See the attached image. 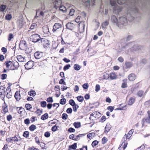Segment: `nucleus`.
Masks as SVG:
<instances>
[{
  "mask_svg": "<svg viewBox=\"0 0 150 150\" xmlns=\"http://www.w3.org/2000/svg\"><path fill=\"white\" fill-rule=\"evenodd\" d=\"M24 123L26 125H29L30 123V120L29 118H26L24 120Z\"/></svg>",
  "mask_w": 150,
  "mask_h": 150,
  "instance_id": "obj_59",
  "label": "nucleus"
},
{
  "mask_svg": "<svg viewBox=\"0 0 150 150\" xmlns=\"http://www.w3.org/2000/svg\"><path fill=\"white\" fill-rule=\"evenodd\" d=\"M77 147V144L76 143H74L73 144H72L69 146V150L71 149H72L74 150L76 149Z\"/></svg>",
  "mask_w": 150,
  "mask_h": 150,
  "instance_id": "obj_33",
  "label": "nucleus"
},
{
  "mask_svg": "<svg viewBox=\"0 0 150 150\" xmlns=\"http://www.w3.org/2000/svg\"><path fill=\"white\" fill-rule=\"evenodd\" d=\"M47 103L45 101H42L40 102V105L41 107H45L46 106Z\"/></svg>",
  "mask_w": 150,
  "mask_h": 150,
  "instance_id": "obj_60",
  "label": "nucleus"
},
{
  "mask_svg": "<svg viewBox=\"0 0 150 150\" xmlns=\"http://www.w3.org/2000/svg\"><path fill=\"white\" fill-rule=\"evenodd\" d=\"M147 113L148 117H147L144 118L142 119V122L143 124H144L145 123L150 124V110H148Z\"/></svg>",
  "mask_w": 150,
  "mask_h": 150,
  "instance_id": "obj_15",
  "label": "nucleus"
},
{
  "mask_svg": "<svg viewBox=\"0 0 150 150\" xmlns=\"http://www.w3.org/2000/svg\"><path fill=\"white\" fill-rule=\"evenodd\" d=\"M74 68L75 70L79 71L81 67L79 64H76L74 65Z\"/></svg>",
  "mask_w": 150,
  "mask_h": 150,
  "instance_id": "obj_36",
  "label": "nucleus"
},
{
  "mask_svg": "<svg viewBox=\"0 0 150 150\" xmlns=\"http://www.w3.org/2000/svg\"><path fill=\"white\" fill-rule=\"evenodd\" d=\"M136 75L133 73L129 74L128 76V79L130 81H134L136 79Z\"/></svg>",
  "mask_w": 150,
  "mask_h": 150,
  "instance_id": "obj_20",
  "label": "nucleus"
},
{
  "mask_svg": "<svg viewBox=\"0 0 150 150\" xmlns=\"http://www.w3.org/2000/svg\"><path fill=\"white\" fill-rule=\"evenodd\" d=\"M62 28V25L59 23H56L53 26L52 31L53 33H58L60 32Z\"/></svg>",
  "mask_w": 150,
  "mask_h": 150,
  "instance_id": "obj_4",
  "label": "nucleus"
},
{
  "mask_svg": "<svg viewBox=\"0 0 150 150\" xmlns=\"http://www.w3.org/2000/svg\"><path fill=\"white\" fill-rule=\"evenodd\" d=\"M66 99L65 98H63L60 100L59 103L62 105H64L66 103Z\"/></svg>",
  "mask_w": 150,
  "mask_h": 150,
  "instance_id": "obj_52",
  "label": "nucleus"
},
{
  "mask_svg": "<svg viewBox=\"0 0 150 150\" xmlns=\"http://www.w3.org/2000/svg\"><path fill=\"white\" fill-rule=\"evenodd\" d=\"M136 99L134 97H131L128 101V105H131L135 102Z\"/></svg>",
  "mask_w": 150,
  "mask_h": 150,
  "instance_id": "obj_21",
  "label": "nucleus"
},
{
  "mask_svg": "<svg viewBox=\"0 0 150 150\" xmlns=\"http://www.w3.org/2000/svg\"><path fill=\"white\" fill-rule=\"evenodd\" d=\"M18 61L19 62H24L25 60V58L21 55H18L17 56Z\"/></svg>",
  "mask_w": 150,
  "mask_h": 150,
  "instance_id": "obj_25",
  "label": "nucleus"
},
{
  "mask_svg": "<svg viewBox=\"0 0 150 150\" xmlns=\"http://www.w3.org/2000/svg\"><path fill=\"white\" fill-rule=\"evenodd\" d=\"M73 125L76 128H78L81 127V123L79 122H74L73 124Z\"/></svg>",
  "mask_w": 150,
  "mask_h": 150,
  "instance_id": "obj_31",
  "label": "nucleus"
},
{
  "mask_svg": "<svg viewBox=\"0 0 150 150\" xmlns=\"http://www.w3.org/2000/svg\"><path fill=\"white\" fill-rule=\"evenodd\" d=\"M6 66L7 69L8 70H13V63L10 61H7L4 63Z\"/></svg>",
  "mask_w": 150,
  "mask_h": 150,
  "instance_id": "obj_13",
  "label": "nucleus"
},
{
  "mask_svg": "<svg viewBox=\"0 0 150 150\" xmlns=\"http://www.w3.org/2000/svg\"><path fill=\"white\" fill-rule=\"evenodd\" d=\"M109 78L111 80L116 79L117 78V73L113 72L109 74Z\"/></svg>",
  "mask_w": 150,
  "mask_h": 150,
  "instance_id": "obj_18",
  "label": "nucleus"
},
{
  "mask_svg": "<svg viewBox=\"0 0 150 150\" xmlns=\"http://www.w3.org/2000/svg\"><path fill=\"white\" fill-rule=\"evenodd\" d=\"M108 141V138L104 137L102 139V143L103 144H104L107 142Z\"/></svg>",
  "mask_w": 150,
  "mask_h": 150,
  "instance_id": "obj_51",
  "label": "nucleus"
},
{
  "mask_svg": "<svg viewBox=\"0 0 150 150\" xmlns=\"http://www.w3.org/2000/svg\"><path fill=\"white\" fill-rule=\"evenodd\" d=\"M98 142L97 140H94L93 142L91 145L93 147L98 145Z\"/></svg>",
  "mask_w": 150,
  "mask_h": 150,
  "instance_id": "obj_58",
  "label": "nucleus"
},
{
  "mask_svg": "<svg viewBox=\"0 0 150 150\" xmlns=\"http://www.w3.org/2000/svg\"><path fill=\"white\" fill-rule=\"evenodd\" d=\"M125 65L127 68H129L132 66V64L131 62H127L125 63Z\"/></svg>",
  "mask_w": 150,
  "mask_h": 150,
  "instance_id": "obj_38",
  "label": "nucleus"
},
{
  "mask_svg": "<svg viewBox=\"0 0 150 150\" xmlns=\"http://www.w3.org/2000/svg\"><path fill=\"white\" fill-rule=\"evenodd\" d=\"M12 119L13 117L11 115L9 114L7 115L6 119L8 121L10 122L12 120Z\"/></svg>",
  "mask_w": 150,
  "mask_h": 150,
  "instance_id": "obj_44",
  "label": "nucleus"
},
{
  "mask_svg": "<svg viewBox=\"0 0 150 150\" xmlns=\"http://www.w3.org/2000/svg\"><path fill=\"white\" fill-rule=\"evenodd\" d=\"M2 113L4 115L8 112V106L7 104L4 102V103L2 106Z\"/></svg>",
  "mask_w": 150,
  "mask_h": 150,
  "instance_id": "obj_10",
  "label": "nucleus"
},
{
  "mask_svg": "<svg viewBox=\"0 0 150 150\" xmlns=\"http://www.w3.org/2000/svg\"><path fill=\"white\" fill-rule=\"evenodd\" d=\"M111 128V126L110 124H107L105 127L104 132L105 133H107L109 131Z\"/></svg>",
  "mask_w": 150,
  "mask_h": 150,
  "instance_id": "obj_26",
  "label": "nucleus"
},
{
  "mask_svg": "<svg viewBox=\"0 0 150 150\" xmlns=\"http://www.w3.org/2000/svg\"><path fill=\"white\" fill-rule=\"evenodd\" d=\"M40 40L42 45L44 48H46L49 47L50 42L49 40L44 38H41Z\"/></svg>",
  "mask_w": 150,
  "mask_h": 150,
  "instance_id": "obj_8",
  "label": "nucleus"
},
{
  "mask_svg": "<svg viewBox=\"0 0 150 150\" xmlns=\"http://www.w3.org/2000/svg\"><path fill=\"white\" fill-rule=\"evenodd\" d=\"M6 6L5 5H1L0 6V10L1 11H4L6 8Z\"/></svg>",
  "mask_w": 150,
  "mask_h": 150,
  "instance_id": "obj_61",
  "label": "nucleus"
},
{
  "mask_svg": "<svg viewBox=\"0 0 150 150\" xmlns=\"http://www.w3.org/2000/svg\"><path fill=\"white\" fill-rule=\"evenodd\" d=\"M28 94L30 96H33L35 95L36 93L34 91L31 90L28 92Z\"/></svg>",
  "mask_w": 150,
  "mask_h": 150,
  "instance_id": "obj_46",
  "label": "nucleus"
},
{
  "mask_svg": "<svg viewBox=\"0 0 150 150\" xmlns=\"http://www.w3.org/2000/svg\"><path fill=\"white\" fill-rule=\"evenodd\" d=\"M35 113L38 116L40 115L42 113V111L40 109H37L35 112Z\"/></svg>",
  "mask_w": 150,
  "mask_h": 150,
  "instance_id": "obj_62",
  "label": "nucleus"
},
{
  "mask_svg": "<svg viewBox=\"0 0 150 150\" xmlns=\"http://www.w3.org/2000/svg\"><path fill=\"white\" fill-rule=\"evenodd\" d=\"M48 118V115L47 113L44 114L43 115H42L41 117V119L42 120H44L46 119H47Z\"/></svg>",
  "mask_w": 150,
  "mask_h": 150,
  "instance_id": "obj_32",
  "label": "nucleus"
},
{
  "mask_svg": "<svg viewBox=\"0 0 150 150\" xmlns=\"http://www.w3.org/2000/svg\"><path fill=\"white\" fill-rule=\"evenodd\" d=\"M34 63L32 61H30L25 65V68L27 70L31 69L34 66Z\"/></svg>",
  "mask_w": 150,
  "mask_h": 150,
  "instance_id": "obj_12",
  "label": "nucleus"
},
{
  "mask_svg": "<svg viewBox=\"0 0 150 150\" xmlns=\"http://www.w3.org/2000/svg\"><path fill=\"white\" fill-rule=\"evenodd\" d=\"M95 133L94 132L90 133L87 135V137L89 139H91L94 137Z\"/></svg>",
  "mask_w": 150,
  "mask_h": 150,
  "instance_id": "obj_30",
  "label": "nucleus"
},
{
  "mask_svg": "<svg viewBox=\"0 0 150 150\" xmlns=\"http://www.w3.org/2000/svg\"><path fill=\"white\" fill-rule=\"evenodd\" d=\"M14 38V36L13 35L12 33H9L8 36V40L9 41H10L13 38Z\"/></svg>",
  "mask_w": 150,
  "mask_h": 150,
  "instance_id": "obj_47",
  "label": "nucleus"
},
{
  "mask_svg": "<svg viewBox=\"0 0 150 150\" xmlns=\"http://www.w3.org/2000/svg\"><path fill=\"white\" fill-rule=\"evenodd\" d=\"M16 109L17 110L18 113L20 115H22V112L24 110V108H23L22 107H16Z\"/></svg>",
  "mask_w": 150,
  "mask_h": 150,
  "instance_id": "obj_24",
  "label": "nucleus"
},
{
  "mask_svg": "<svg viewBox=\"0 0 150 150\" xmlns=\"http://www.w3.org/2000/svg\"><path fill=\"white\" fill-rule=\"evenodd\" d=\"M68 117V115L65 113H63L62 116V119L64 120H66L67 118Z\"/></svg>",
  "mask_w": 150,
  "mask_h": 150,
  "instance_id": "obj_57",
  "label": "nucleus"
},
{
  "mask_svg": "<svg viewBox=\"0 0 150 150\" xmlns=\"http://www.w3.org/2000/svg\"><path fill=\"white\" fill-rule=\"evenodd\" d=\"M36 128V126L33 124L32 125L29 127V129L31 131H33Z\"/></svg>",
  "mask_w": 150,
  "mask_h": 150,
  "instance_id": "obj_35",
  "label": "nucleus"
},
{
  "mask_svg": "<svg viewBox=\"0 0 150 150\" xmlns=\"http://www.w3.org/2000/svg\"><path fill=\"white\" fill-rule=\"evenodd\" d=\"M145 148V146L144 144H142L140 147L137 148V150H144Z\"/></svg>",
  "mask_w": 150,
  "mask_h": 150,
  "instance_id": "obj_50",
  "label": "nucleus"
},
{
  "mask_svg": "<svg viewBox=\"0 0 150 150\" xmlns=\"http://www.w3.org/2000/svg\"><path fill=\"white\" fill-rule=\"evenodd\" d=\"M6 97L8 98H11L12 96V93L11 92H6Z\"/></svg>",
  "mask_w": 150,
  "mask_h": 150,
  "instance_id": "obj_53",
  "label": "nucleus"
},
{
  "mask_svg": "<svg viewBox=\"0 0 150 150\" xmlns=\"http://www.w3.org/2000/svg\"><path fill=\"white\" fill-rule=\"evenodd\" d=\"M69 104L72 106H74L76 103L73 100L70 99L69 101Z\"/></svg>",
  "mask_w": 150,
  "mask_h": 150,
  "instance_id": "obj_64",
  "label": "nucleus"
},
{
  "mask_svg": "<svg viewBox=\"0 0 150 150\" xmlns=\"http://www.w3.org/2000/svg\"><path fill=\"white\" fill-rule=\"evenodd\" d=\"M25 107L27 110L30 111L32 108V105L30 104H26Z\"/></svg>",
  "mask_w": 150,
  "mask_h": 150,
  "instance_id": "obj_37",
  "label": "nucleus"
},
{
  "mask_svg": "<svg viewBox=\"0 0 150 150\" xmlns=\"http://www.w3.org/2000/svg\"><path fill=\"white\" fill-rule=\"evenodd\" d=\"M120 22L122 25L126 24L127 23V18L124 17H121L119 18Z\"/></svg>",
  "mask_w": 150,
  "mask_h": 150,
  "instance_id": "obj_19",
  "label": "nucleus"
},
{
  "mask_svg": "<svg viewBox=\"0 0 150 150\" xmlns=\"http://www.w3.org/2000/svg\"><path fill=\"white\" fill-rule=\"evenodd\" d=\"M109 24V22L108 21H106L103 23L102 25V28H106Z\"/></svg>",
  "mask_w": 150,
  "mask_h": 150,
  "instance_id": "obj_41",
  "label": "nucleus"
},
{
  "mask_svg": "<svg viewBox=\"0 0 150 150\" xmlns=\"http://www.w3.org/2000/svg\"><path fill=\"white\" fill-rule=\"evenodd\" d=\"M54 89L56 91L59 92L58 93L55 94V96L57 97H58L60 96L61 94V93L59 91V86L58 85L55 86Z\"/></svg>",
  "mask_w": 150,
  "mask_h": 150,
  "instance_id": "obj_23",
  "label": "nucleus"
},
{
  "mask_svg": "<svg viewBox=\"0 0 150 150\" xmlns=\"http://www.w3.org/2000/svg\"><path fill=\"white\" fill-rule=\"evenodd\" d=\"M122 84L121 87L122 88H125L127 87V79H123L122 81Z\"/></svg>",
  "mask_w": 150,
  "mask_h": 150,
  "instance_id": "obj_22",
  "label": "nucleus"
},
{
  "mask_svg": "<svg viewBox=\"0 0 150 150\" xmlns=\"http://www.w3.org/2000/svg\"><path fill=\"white\" fill-rule=\"evenodd\" d=\"M31 30L29 29L28 31V33L29 34H35V32H36V30Z\"/></svg>",
  "mask_w": 150,
  "mask_h": 150,
  "instance_id": "obj_55",
  "label": "nucleus"
},
{
  "mask_svg": "<svg viewBox=\"0 0 150 150\" xmlns=\"http://www.w3.org/2000/svg\"><path fill=\"white\" fill-rule=\"evenodd\" d=\"M77 135L75 136L74 134H72L69 136V138L74 140L77 141L79 140V138H77Z\"/></svg>",
  "mask_w": 150,
  "mask_h": 150,
  "instance_id": "obj_27",
  "label": "nucleus"
},
{
  "mask_svg": "<svg viewBox=\"0 0 150 150\" xmlns=\"http://www.w3.org/2000/svg\"><path fill=\"white\" fill-rule=\"evenodd\" d=\"M44 54L42 52L37 51L35 53L34 56L35 59H39L42 58L44 56Z\"/></svg>",
  "mask_w": 150,
  "mask_h": 150,
  "instance_id": "obj_14",
  "label": "nucleus"
},
{
  "mask_svg": "<svg viewBox=\"0 0 150 150\" xmlns=\"http://www.w3.org/2000/svg\"><path fill=\"white\" fill-rule=\"evenodd\" d=\"M37 117L36 116H32L30 118V121L31 123L34 122L35 121H37Z\"/></svg>",
  "mask_w": 150,
  "mask_h": 150,
  "instance_id": "obj_49",
  "label": "nucleus"
},
{
  "mask_svg": "<svg viewBox=\"0 0 150 150\" xmlns=\"http://www.w3.org/2000/svg\"><path fill=\"white\" fill-rule=\"evenodd\" d=\"M59 9L62 11H65L66 10V8L64 6H61L59 7Z\"/></svg>",
  "mask_w": 150,
  "mask_h": 150,
  "instance_id": "obj_63",
  "label": "nucleus"
},
{
  "mask_svg": "<svg viewBox=\"0 0 150 150\" xmlns=\"http://www.w3.org/2000/svg\"><path fill=\"white\" fill-rule=\"evenodd\" d=\"M46 101L48 103H52L53 101V98L52 97H49L47 98L46 99Z\"/></svg>",
  "mask_w": 150,
  "mask_h": 150,
  "instance_id": "obj_56",
  "label": "nucleus"
},
{
  "mask_svg": "<svg viewBox=\"0 0 150 150\" xmlns=\"http://www.w3.org/2000/svg\"><path fill=\"white\" fill-rule=\"evenodd\" d=\"M103 79H108L109 78V74L107 73H104L103 75Z\"/></svg>",
  "mask_w": 150,
  "mask_h": 150,
  "instance_id": "obj_45",
  "label": "nucleus"
},
{
  "mask_svg": "<svg viewBox=\"0 0 150 150\" xmlns=\"http://www.w3.org/2000/svg\"><path fill=\"white\" fill-rule=\"evenodd\" d=\"M81 17L79 16H77L75 19V22L77 23L80 22L79 24H77L78 26V31L80 33L83 32L84 30L85 25L84 22L80 21V18Z\"/></svg>",
  "mask_w": 150,
  "mask_h": 150,
  "instance_id": "obj_2",
  "label": "nucleus"
},
{
  "mask_svg": "<svg viewBox=\"0 0 150 150\" xmlns=\"http://www.w3.org/2000/svg\"><path fill=\"white\" fill-rule=\"evenodd\" d=\"M144 94V91L142 90L139 91L137 93V95L139 97L142 96Z\"/></svg>",
  "mask_w": 150,
  "mask_h": 150,
  "instance_id": "obj_39",
  "label": "nucleus"
},
{
  "mask_svg": "<svg viewBox=\"0 0 150 150\" xmlns=\"http://www.w3.org/2000/svg\"><path fill=\"white\" fill-rule=\"evenodd\" d=\"M29 132L28 131H25L24 132L23 134V136L25 138H28L29 137Z\"/></svg>",
  "mask_w": 150,
  "mask_h": 150,
  "instance_id": "obj_42",
  "label": "nucleus"
},
{
  "mask_svg": "<svg viewBox=\"0 0 150 150\" xmlns=\"http://www.w3.org/2000/svg\"><path fill=\"white\" fill-rule=\"evenodd\" d=\"M101 115V113L98 112H94L91 114L90 117L89 118V119L91 120L92 119L91 117H93L95 118H98L100 117Z\"/></svg>",
  "mask_w": 150,
  "mask_h": 150,
  "instance_id": "obj_16",
  "label": "nucleus"
},
{
  "mask_svg": "<svg viewBox=\"0 0 150 150\" xmlns=\"http://www.w3.org/2000/svg\"><path fill=\"white\" fill-rule=\"evenodd\" d=\"M127 142L126 140H124L121 145L119 147L118 149L120 150H124L127 146Z\"/></svg>",
  "mask_w": 150,
  "mask_h": 150,
  "instance_id": "obj_17",
  "label": "nucleus"
},
{
  "mask_svg": "<svg viewBox=\"0 0 150 150\" xmlns=\"http://www.w3.org/2000/svg\"><path fill=\"white\" fill-rule=\"evenodd\" d=\"M5 87L4 86H1L0 88V98L4 101L5 92Z\"/></svg>",
  "mask_w": 150,
  "mask_h": 150,
  "instance_id": "obj_11",
  "label": "nucleus"
},
{
  "mask_svg": "<svg viewBox=\"0 0 150 150\" xmlns=\"http://www.w3.org/2000/svg\"><path fill=\"white\" fill-rule=\"evenodd\" d=\"M41 39L40 36L36 33L31 35L30 37L31 40L34 42H38Z\"/></svg>",
  "mask_w": 150,
  "mask_h": 150,
  "instance_id": "obj_5",
  "label": "nucleus"
},
{
  "mask_svg": "<svg viewBox=\"0 0 150 150\" xmlns=\"http://www.w3.org/2000/svg\"><path fill=\"white\" fill-rule=\"evenodd\" d=\"M43 31L44 33L48 34L49 32L48 28L47 27H45L43 28Z\"/></svg>",
  "mask_w": 150,
  "mask_h": 150,
  "instance_id": "obj_43",
  "label": "nucleus"
},
{
  "mask_svg": "<svg viewBox=\"0 0 150 150\" xmlns=\"http://www.w3.org/2000/svg\"><path fill=\"white\" fill-rule=\"evenodd\" d=\"M27 96L26 93L24 91H17L14 95L15 98L17 101H19L21 98L23 100H25Z\"/></svg>",
  "mask_w": 150,
  "mask_h": 150,
  "instance_id": "obj_1",
  "label": "nucleus"
},
{
  "mask_svg": "<svg viewBox=\"0 0 150 150\" xmlns=\"http://www.w3.org/2000/svg\"><path fill=\"white\" fill-rule=\"evenodd\" d=\"M126 0H117V2L119 4H124L126 2Z\"/></svg>",
  "mask_w": 150,
  "mask_h": 150,
  "instance_id": "obj_48",
  "label": "nucleus"
},
{
  "mask_svg": "<svg viewBox=\"0 0 150 150\" xmlns=\"http://www.w3.org/2000/svg\"><path fill=\"white\" fill-rule=\"evenodd\" d=\"M131 136H132L131 135L127 133V134H125V135H124L123 137V139L125 140H126V141L127 139H129Z\"/></svg>",
  "mask_w": 150,
  "mask_h": 150,
  "instance_id": "obj_40",
  "label": "nucleus"
},
{
  "mask_svg": "<svg viewBox=\"0 0 150 150\" xmlns=\"http://www.w3.org/2000/svg\"><path fill=\"white\" fill-rule=\"evenodd\" d=\"M19 67V64L18 62L17 61L14 62L13 63V70L17 69L18 67Z\"/></svg>",
  "mask_w": 150,
  "mask_h": 150,
  "instance_id": "obj_28",
  "label": "nucleus"
},
{
  "mask_svg": "<svg viewBox=\"0 0 150 150\" xmlns=\"http://www.w3.org/2000/svg\"><path fill=\"white\" fill-rule=\"evenodd\" d=\"M76 98L78 101L79 102L82 103L84 100L83 97L81 96H78L76 97Z\"/></svg>",
  "mask_w": 150,
  "mask_h": 150,
  "instance_id": "obj_34",
  "label": "nucleus"
},
{
  "mask_svg": "<svg viewBox=\"0 0 150 150\" xmlns=\"http://www.w3.org/2000/svg\"><path fill=\"white\" fill-rule=\"evenodd\" d=\"M21 138L19 137H17L16 135H15L13 137L8 138L6 139V140L8 142L11 143L14 142L16 144L18 145H20L21 144Z\"/></svg>",
  "mask_w": 150,
  "mask_h": 150,
  "instance_id": "obj_3",
  "label": "nucleus"
},
{
  "mask_svg": "<svg viewBox=\"0 0 150 150\" xmlns=\"http://www.w3.org/2000/svg\"><path fill=\"white\" fill-rule=\"evenodd\" d=\"M73 107V111L74 112H76L77 111V109L79 108V106L76 104H75L74 106H72Z\"/></svg>",
  "mask_w": 150,
  "mask_h": 150,
  "instance_id": "obj_54",
  "label": "nucleus"
},
{
  "mask_svg": "<svg viewBox=\"0 0 150 150\" xmlns=\"http://www.w3.org/2000/svg\"><path fill=\"white\" fill-rule=\"evenodd\" d=\"M19 46L20 49L22 50H25L27 47V44L26 42L24 40H21Z\"/></svg>",
  "mask_w": 150,
  "mask_h": 150,
  "instance_id": "obj_9",
  "label": "nucleus"
},
{
  "mask_svg": "<svg viewBox=\"0 0 150 150\" xmlns=\"http://www.w3.org/2000/svg\"><path fill=\"white\" fill-rule=\"evenodd\" d=\"M67 28L71 30H74L77 28L78 26L76 23H73L71 22L68 23L66 25Z\"/></svg>",
  "mask_w": 150,
  "mask_h": 150,
  "instance_id": "obj_6",
  "label": "nucleus"
},
{
  "mask_svg": "<svg viewBox=\"0 0 150 150\" xmlns=\"http://www.w3.org/2000/svg\"><path fill=\"white\" fill-rule=\"evenodd\" d=\"M111 20L112 21L116 24L118 23V21L116 16H115L113 15L111 17Z\"/></svg>",
  "mask_w": 150,
  "mask_h": 150,
  "instance_id": "obj_29",
  "label": "nucleus"
},
{
  "mask_svg": "<svg viewBox=\"0 0 150 150\" xmlns=\"http://www.w3.org/2000/svg\"><path fill=\"white\" fill-rule=\"evenodd\" d=\"M110 3L111 5L115 6L113 8L114 11H115L117 10V12L118 13L122 11V8L121 7L115 6L116 5V2L115 1L111 0L110 1Z\"/></svg>",
  "mask_w": 150,
  "mask_h": 150,
  "instance_id": "obj_7",
  "label": "nucleus"
}]
</instances>
